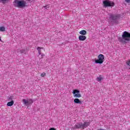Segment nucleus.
<instances>
[{
    "instance_id": "f03ea898",
    "label": "nucleus",
    "mask_w": 130,
    "mask_h": 130,
    "mask_svg": "<svg viewBox=\"0 0 130 130\" xmlns=\"http://www.w3.org/2000/svg\"><path fill=\"white\" fill-rule=\"evenodd\" d=\"M120 19V15L119 14H112L109 15L108 22H111L113 24H118V20Z\"/></svg>"
},
{
    "instance_id": "aec40b11",
    "label": "nucleus",
    "mask_w": 130,
    "mask_h": 130,
    "mask_svg": "<svg viewBox=\"0 0 130 130\" xmlns=\"http://www.w3.org/2000/svg\"><path fill=\"white\" fill-rule=\"evenodd\" d=\"M124 1L125 2V3H127V4L130 3V0H124Z\"/></svg>"
},
{
    "instance_id": "9b49d317",
    "label": "nucleus",
    "mask_w": 130,
    "mask_h": 130,
    "mask_svg": "<svg viewBox=\"0 0 130 130\" xmlns=\"http://www.w3.org/2000/svg\"><path fill=\"white\" fill-rule=\"evenodd\" d=\"M79 34L84 36V35H86L87 34V31L85 30H82L79 32Z\"/></svg>"
},
{
    "instance_id": "f8f14e48",
    "label": "nucleus",
    "mask_w": 130,
    "mask_h": 130,
    "mask_svg": "<svg viewBox=\"0 0 130 130\" xmlns=\"http://www.w3.org/2000/svg\"><path fill=\"white\" fill-rule=\"evenodd\" d=\"M14 105V101L12 100L7 103V106H13Z\"/></svg>"
},
{
    "instance_id": "f3484780",
    "label": "nucleus",
    "mask_w": 130,
    "mask_h": 130,
    "mask_svg": "<svg viewBox=\"0 0 130 130\" xmlns=\"http://www.w3.org/2000/svg\"><path fill=\"white\" fill-rule=\"evenodd\" d=\"M40 55H41V56L40 57V58H43L45 56L44 54H41Z\"/></svg>"
},
{
    "instance_id": "6ab92c4d",
    "label": "nucleus",
    "mask_w": 130,
    "mask_h": 130,
    "mask_svg": "<svg viewBox=\"0 0 130 130\" xmlns=\"http://www.w3.org/2000/svg\"><path fill=\"white\" fill-rule=\"evenodd\" d=\"M43 8H45L46 10H48L49 6L48 5H46V6H44Z\"/></svg>"
},
{
    "instance_id": "dca6fc26",
    "label": "nucleus",
    "mask_w": 130,
    "mask_h": 130,
    "mask_svg": "<svg viewBox=\"0 0 130 130\" xmlns=\"http://www.w3.org/2000/svg\"><path fill=\"white\" fill-rule=\"evenodd\" d=\"M46 76V73H43L41 75V77H42V78L45 77Z\"/></svg>"
},
{
    "instance_id": "7ed1b4c3",
    "label": "nucleus",
    "mask_w": 130,
    "mask_h": 130,
    "mask_svg": "<svg viewBox=\"0 0 130 130\" xmlns=\"http://www.w3.org/2000/svg\"><path fill=\"white\" fill-rule=\"evenodd\" d=\"M118 40L120 42H125L124 40L125 41H130V33L126 31H124L122 35V38H118Z\"/></svg>"
},
{
    "instance_id": "b1692460",
    "label": "nucleus",
    "mask_w": 130,
    "mask_h": 130,
    "mask_svg": "<svg viewBox=\"0 0 130 130\" xmlns=\"http://www.w3.org/2000/svg\"><path fill=\"white\" fill-rule=\"evenodd\" d=\"M0 41H1V42H3V41H2V39H1V37H0Z\"/></svg>"
},
{
    "instance_id": "39448f33",
    "label": "nucleus",
    "mask_w": 130,
    "mask_h": 130,
    "mask_svg": "<svg viewBox=\"0 0 130 130\" xmlns=\"http://www.w3.org/2000/svg\"><path fill=\"white\" fill-rule=\"evenodd\" d=\"M90 125V122H84L83 124L82 122H79L76 123L74 126V128H82V129H85L86 127H88Z\"/></svg>"
},
{
    "instance_id": "5701e85b",
    "label": "nucleus",
    "mask_w": 130,
    "mask_h": 130,
    "mask_svg": "<svg viewBox=\"0 0 130 130\" xmlns=\"http://www.w3.org/2000/svg\"><path fill=\"white\" fill-rule=\"evenodd\" d=\"M8 0H1V2H7Z\"/></svg>"
},
{
    "instance_id": "2eb2a0df",
    "label": "nucleus",
    "mask_w": 130,
    "mask_h": 130,
    "mask_svg": "<svg viewBox=\"0 0 130 130\" xmlns=\"http://www.w3.org/2000/svg\"><path fill=\"white\" fill-rule=\"evenodd\" d=\"M0 31L1 32H4L6 31V28L4 26L0 27Z\"/></svg>"
},
{
    "instance_id": "4be33fe9",
    "label": "nucleus",
    "mask_w": 130,
    "mask_h": 130,
    "mask_svg": "<svg viewBox=\"0 0 130 130\" xmlns=\"http://www.w3.org/2000/svg\"><path fill=\"white\" fill-rule=\"evenodd\" d=\"M12 99H13L12 98V96H10V98H9L8 100H12Z\"/></svg>"
},
{
    "instance_id": "6e6552de",
    "label": "nucleus",
    "mask_w": 130,
    "mask_h": 130,
    "mask_svg": "<svg viewBox=\"0 0 130 130\" xmlns=\"http://www.w3.org/2000/svg\"><path fill=\"white\" fill-rule=\"evenodd\" d=\"M22 102L24 105H26V106H28V105H30L33 103V100H32V99H29L28 100L23 99L22 100Z\"/></svg>"
},
{
    "instance_id": "ddd939ff",
    "label": "nucleus",
    "mask_w": 130,
    "mask_h": 130,
    "mask_svg": "<svg viewBox=\"0 0 130 130\" xmlns=\"http://www.w3.org/2000/svg\"><path fill=\"white\" fill-rule=\"evenodd\" d=\"M103 80V78L101 75H100L98 77L96 78V81H98V82H100Z\"/></svg>"
},
{
    "instance_id": "9d476101",
    "label": "nucleus",
    "mask_w": 130,
    "mask_h": 130,
    "mask_svg": "<svg viewBox=\"0 0 130 130\" xmlns=\"http://www.w3.org/2000/svg\"><path fill=\"white\" fill-rule=\"evenodd\" d=\"M18 52H20V53H24V54H26V53H27V51L25 49L18 50Z\"/></svg>"
},
{
    "instance_id": "423d86ee",
    "label": "nucleus",
    "mask_w": 130,
    "mask_h": 130,
    "mask_svg": "<svg viewBox=\"0 0 130 130\" xmlns=\"http://www.w3.org/2000/svg\"><path fill=\"white\" fill-rule=\"evenodd\" d=\"M103 4L105 8H108V7H114V3L109 0L103 1Z\"/></svg>"
},
{
    "instance_id": "f257e3e1",
    "label": "nucleus",
    "mask_w": 130,
    "mask_h": 130,
    "mask_svg": "<svg viewBox=\"0 0 130 130\" xmlns=\"http://www.w3.org/2000/svg\"><path fill=\"white\" fill-rule=\"evenodd\" d=\"M72 93L74 98H75L74 100V103L76 104H80V105H82V101L79 99V98H81V97H82V94L80 93V90L78 89H74Z\"/></svg>"
},
{
    "instance_id": "4468645a",
    "label": "nucleus",
    "mask_w": 130,
    "mask_h": 130,
    "mask_svg": "<svg viewBox=\"0 0 130 130\" xmlns=\"http://www.w3.org/2000/svg\"><path fill=\"white\" fill-rule=\"evenodd\" d=\"M41 49H43V48H41L40 47H38L37 48V50L38 51V53L39 54V55H40V54H41Z\"/></svg>"
},
{
    "instance_id": "412c9836",
    "label": "nucleus",
    "mask_w": 130,
    "mask_h": 130,
    "mask_svg": "<svg viewBox=\"0 0 130 130\" xmlns=\"http://www.w3.org/2000/svg\"><path fill=\"white\" fill-rule=\"evenodd\" d=\"M49 130H56V129H55L54 127H51Z\"/></svg>"
},
{
    "instance_id": "0eeeda50",
    "label": "nucleus",
    "mask_w": 130,
    "mask_h": 130,
    "mask_svg": "<svg viewBox=\"0 0 130 130\" xmlns=\"http://www.w3.org/2000/svg\"><path fill=\"white\" fill-rule=\"evenodd\" d=\"M98 59L95 60V63H100L101 64L103 62H104V55L102 54H100L98 56Z\"/></svg>"
},
{
    "instance_id": "a211bd4d",
    "label": "nucleus",
    "mask_w": 130,
    "mask_h": 130,
    "mask_svg": "<svg viewBox=\"0 0 130 130\" xmlns=\"http://www.w3.org/2000/svg\"><path fill=\"white\" fill-rule=\"evenodd\" d=\"M126 64L127 66H129V67H130V60L126 61Z\"/></svg>"
},
{
    "instance_id": "1a4fd4ad",
    "label": "nucleus",
    "mask_w": 130,
    "mask_h": 130,
    "mask_svg": "<svg viewBox=\"0 0 130 130\" xmlns=\"http://www.w3.org/2000/svg\"><path fill=\"white\" fill-rule=\"evenodd\" d=\"M87 39V37L85 36H79L78 39L79 41H85V40Z\"/></svg>"
},
{
    "instance_id": "20e7f679",
    "label": "nucleus",
    "mask_w": 130,
    "mask_h": 130,
    "mask_svg": "<svg viewBox=\"0 0 130 130\" xmlns=\"http://www.w3.org/2000/svg\"><path fill=\"white\" fill-rule=\"evenodd\" d=\"M26 4L27 3H26V1L24 0H15L13 2V6H14V7H16V8H25Z\"/></svg>"
}]
</instances>
